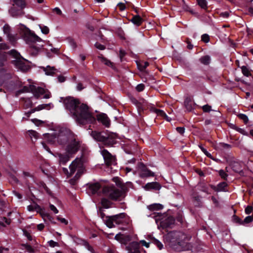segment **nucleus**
Listing matches in <instances>:
<instances>
[{"instance_id":"f257e3e1","label":"nucleus","mask_w":253,"mask_h":253,"mask_svg":"<svg viewBox=\"0 0 253 253\" xmlns=\"http://www.w3.org/2000/svg\"><path fill=\"white\" fill-rule=\"evenodd\" d=\"M59 102H63L65 109L78 123L85 124L93 123L95 121L87 105L81 103L74 97H60Z\"/></svg>"},{"instance_id":"f03ea898","label":"nucleus","mask_w":253,"mask_h":253,"mask_svg":"<svg viewBox=\"0 0 253 253\" xmlns=\"http://www.w3.org/2000/svg\"><path fill=\"white\" fill-rule=\"evenodd\" d=\"M75 134L66 127H61L50 133L43 134L44 138L51 144L57 142L59 145H64L69 141L71 135Z\"/></svg>"},{"instance_id":"7ed1b4c3","label":"nucleus","mask_w":253,"mask_h":253,"mask_svg":"<svg viewBox=\"0 0 253 253\" xmlns=\"http://www.w3.org/2000/svg\"><path fill=\"white\" fill-rule=\"evenodd\" d=\"M17 29L26 42L30 44L32 47L35 48L36 51H38L40 48L36 46H33L32 44L36 42H42V39L23 24H20L18 26Z\"/></svg>"},{"instance_id":"20e7f679","label":"nucleus","mask_w":253,"mask_h":253,"mask_svg":"<svg viewBox=\"0 0 253 253\" xmlns=\"http://www.w3.org/2000/svg\"><path fill=\"white\" fill-rule=\"evenodd\" d=\"M90 135L95 140L102 142L105 145L107 146H112L115 144L118 138L117 134L115 133L106 134L104 132H99L95 131H92Z\"/></svg>"},{"instance_id":"39448f33","label":"nucleus","mask_w":253,"mask_h":253,"mask_svg":"<svg viewBox=\"0 0 253 253\" xmlns=\"http://www.w3.org/2000/svg\"><path fill=\"white\" fill-rule=\"evenodd\" d=\"M102 193L105 196L115 201H121L125 197L124 189L120 190L114 186H107L103 188Z\"/></svg>"},{"instance_id":"423d86ee","label":"nucleus","mask_w":253,"mask_h":253,"mask_svg":"<svg viewBox=\"0 0 253 253\" xmlns=\"http://www.w3.org/2000/svg\"><path fill=\"white\" fill-rule=\"evenodd\" d=\"M189 239L190 237H187L184 233L179 232L169 233L165 237L167 241H169L170 243L178 244H180L183 241L189 240Z\"/></svg>"},{"instance_id":"0eeeda50","label":"nucleus","mask_w":253,"mask_h":253,"mask_svg":"<svg viewBox=\"0 0 253 253\" xmlns=\"http://www.w3.org/2000/svg\"><path fill=\"white\" fill-rule=\"evenodd\" d=\"M80 141L78 136L74 134L71 135V138L66 143L65 148L66 152L69 154L73 155L79 149L80 147Z\"/></svg>"},{"instance_id":"6e6552de","label":"nucleus","mask_w":253,"mask_h":253,"mask_svg":"<svg viewBox=\"0 0 253 253\" xmlns=\"http://www.w3.org/2000/svg\"><path fill=\"white\" fill-rule=\"evenodd\" d=\"M70 173L68 176L72 175L77 171L75 175L76 179L79 178L80 175L84 172V168L83 162L80 159H76L69 166Z\"/></svg>"},{"instance_id":"1a4fd4ad","label":"nucleus","mask_w":253,"mask_h":253,"mask_svg":"<svg viewBox=\"0 0 253 253\" xmlns=\"http://www.w3.org/2000/svg\"><path fill=\"white\" fill-rule=\"evenodd\" d=\"M10 52L16 58L13 61V64L16 69L22 72H26L29 69V66L26 63V61L23 58H20L18 53L14 50H11Z\"/></svg>"},{"instance_id":"9d476101","label":"nucleus","mask_w":253,"mask_h":253,"mask_svg":"<svg viewBox=\"0 0 253 253\" xmlns=\"http://www.w3.org/2000/svg\"><path fill=\"white\" fill-rule=\"evenodd\" d=\"M125 214L124 213L115 215L107 216L104 220L106 225L109 228L115 227V224H119L124 221Z\"/></svg>"},{"instance_id":"9b49d317","label":"nucleus","mask_w":253,"mask_h":253,"mask_svg":"<svg viewBox=\"0 0 253 253\" xmlns=\"http://www.w3.org/2000/svg\"><path fill=\"white\" fill-rule=\"evenodd\" d=\"M31 91L35 97L38 98L42 94L45 93V90L42 87H36L33 85H30L29 86H24L20 92H28Z\"/></svg>"},{"instance_id":"f8f14e48","label":"nucleus","mask_w":253,"mask_h":253,"mask_svg":"<svg viewBox=\"0 0 253 253\" xmlns=\"http://www.w3.org/2000/svg\"><path fill=\"white\" fill-rule=\"evenodd\" d=\"M101 154H102L104 161L107 166H109L116 164L115 157L113 156L107 150L105 149L101 150Z\"/></svg>"},{"instance_id":"ddd939ff","label":"nucleus","mask_w":253,"mask_h":253,"mask_svg":"<svg viewBox=\"0 0 253 253\" xmlns=\"http://www.w3.org/2000/svg\"><path fill=\"white\" fill-rule=\"evenodd\" d=\"M53 107V105L52 103L41 104L32 109L30 111L26 113L25 115H27L28 117H29L31 114L35 112L36 111H39L44 109L49 110L50 108H52Z\"/></svg>"},{"instance_id":"4468645a","label":"nucleus","mask_w":253,"mask_h":253,"mask_svg":"<svg viewBox=\"0 0 253 253\" xmlns=\"http://www.w3.org/2000/svg\"><path fill=\"white\" fill-rule=\"evenodd\" d=\"M139 244L136 242H133L128 245L126 249L128 253H139Z\"/></svg>"},{"instance_id":"2eb2a0df","label":"nucleus","mask_w":253,"mask_h":253,"mask_svg":"<svg viewBox=\"0 0 253 253\" xmlns=\"http://www.w3.org/2000/svg\"><path fill=\"white\" fill-rule=\"evenodd\" d=\"M9 13L12 17H14L22 16L24 14L23 9L20 8L16 9L15 5H13L11 8L9 10Z\"/></svg>"},{"instance_id":"dca6fc26","label":"nucleus","mask_w":253,"mask_h":253,"mask_svg":"<svg viewBox=\"0 0 253 253\" xmlns=\"http://www.w3.org/2000/svg\"><path fill=\"white\" fill-rule=\"evenodd\" d=\"M97 120L106 126H109L110 125V120L105 114H99L97 116Z\"/></svg>"},{"instance_id":"f3484780","label":"nucleus","mask_w":253,"mask_h":253,"mask_svg":"<svg viewBox=\"0 0 253 253\" xmlns=\"http://www.w3.org/2000/svg\"><path fill=\"white\" fill-rule=\"evenodd\" d=\"M11 78L10 75L6 73L4 70H0V85H4L6 80Z\"/></svg>"},{"instance_id":"a211bd4d","label":"nucleus","mask_w":253,"mask_h":253,"mask_svg":"<svg viewBox=\"0 0 253 253\" xmlns=\"http://www.w3.org/2000/svg\"><path fill=\"white\" fill-rule=\"evenodd\" d=\"M144 188L147 190L155 189L160 190L161 188L160 184L157 182H152L147 183Z\"/></svg>"},{"instance_id":"6ab92c4d","label":"nucleus","mask_w":253,"mask_h":253,"mask_svg":"<svg viewBox=\"0 0 253 253\" xmlns=\"http://www.w3.org/2000/svg\"><path fill=\"white\" fill-rule=\"evenodd\" d=\"M158 220H161V223L165 224L166 226H169L173 224L174 221L173 218L171 216L168 217L166 220L163 218H157L156 220L157 221Z\"/></svg>"},{"instance_id":"aec40b11","label":"nucleus","mask_w":253,"mask_h":253,"mask_svg":"<svg viewBox=\"0 0 253 253\" xmlns=\"http://www.w3.org/2000/svg\"><path fill=\"white\" fill-rule=\"evenodd\" d=\"M72 154H69L66 152L65 155L59 154L60 163L65 164L69 160L70 157H72Z\"/></svg>"},{"instance_id":"412c9836","label":"nucleus","mask_w":253,"mask_h":253,"mask_svg":"<svg viewBox=\"0 0 253 253\" xmlns=\"http://www.w3.org/2000/svg\"><path fill=\"white\" fill-rule=\"evenodd\" d=\"M227 185L226 182H223L219 183L217 187L211 186V187L216 191H223L225 190V187Z\"/></svg>"},{"instance_id":"4be33fe9","label":"nucleus","mask_w":253,"mask_h":253,"mask_svg":"<svg viewBox=\"0 0 253 253\" xmlns=\"http://www.w3.org/2000/svg\"><path fill=\"white\" fill-rule=\"evenodd\" d=\"M13 5H16L22 9H23L26 5L24 0H13Z\"/></svg>"},{"instance_id":"5701e85b","label":"nucleus","mask_w":253,"mask_h":253,"mask_svg":"<svg viewBox=\"0 0 253 253\" xmlns=\"http://www.w3.org/2000/svg\"><path fill=\"white\" fill-rule=\"evenodd\" d=\"M100 188V185L98 183L91 184L89 186V190L92 194L96 193Z\"/></svg>"},{"instance_id":"b1692460","label":"nucleus","mask_w":253,"mask_h":253,"mask_svg":"<svg viewBox=\"0 0 253 253\" xmlns=\"http://www.w3.org/2000/svg\"><path fill=\"white\" fill-rule=\"evenodd\" d=\"M98 58L100 59V61L102 63L104 64L107 66L110 67L112 68H114V65L113 62H111L110 60L107 59V58L102 57L101 56H99Z\"/></svg>"},{"instance_id":"393cba45","label":"nucleus","mask_w":253,"mask_h":253,"mask_svg":"<svg viewBox=\"0 0 253 253\" xmlns=\"http://www.w3.org/2000/svg\"><path fill=\"white\" fill-rule=\"evenodd\" d=\"M43 70L46 75H53L56 71L53 67L47 66L46 67L43 68Z\"/></svg>"},{"instance_id":"a878e982","label":"nucleus","mask_w":253,"mask_h":253,"mask_svg":"<svg viewBox=\"0 0 253 253\" xmlns=\"http://www.w3.org/2000/svg\"><path fill=\"white\" fill-rule=\"evenodd\" d=\"M140 175L141 177L154 176V173L149 169H146L142 170Z\"/></svg>"},{"instance_id":"bb28decb","label":"nucleus","mask_w":253,"mask_h":253,"mask_svg":"<svg viewBox=\"0 0 253 253\" xmlns=\"http://www.w3.org/2000/svg\"><path fill=\"white\" fill-rule=\"evenodd\" d=\"M131 21L135 25L137 26L140 25L142 22V19L138 15L134 16L132 17Z\"/></svg>"},{"instance_id":"cd10ccee","label":"nucleus","mask_w":253,"mask_h":253,"mask_svg":"<svg viewBox=\"0 0 253 253\" xmlns=\"http://www.w3.org/2000/svg\"><path fill=\"white\" fill-rule=\"evenodd\" d=\"M3 29L4 34L7 35V37L9 38V40L11 41H14L15 40L14 39H11V35L10 34V27L8 25H5L3 26Z\"/></svg>"},{"instance_id":"c85d7f7f","label":"nucleus","mask_w":253,"mask_h":253,"mask_svg":"<svg viewBox=\"0 0 253 253\" xmlns=\"http://www.w3.org/2000/svg\"><path fill=\"white\" fill-rule=\"evenodd\" d=\"M148 208L150 210L152 211L158 210L162 209L163 208V206L160 204H154L149 206Z\"/></svg>"},{"instance_id":"c756f323","label":"nucleus","mask_w":253,"mask_h":253,"mask_svg":"<svg viewBox=\"0 0 253 253\" xmlns=\"http://www.w3.org/2000/svg\"><path fill=\"white\" fill-rule=\"evenodd\" d=\"M211 60L210 57L208 55H206L202 57L200 59V62L205 65H208L210 63Z\"/></svg>"},{"instance_id":"7c9ffc66","label":"nucleus","mask_w":253,"mask_h":253,"mask_svg":"<svg viewBox=\"0 0 253 253\" xmlns=\"http://www.w3.org/2000/svg\"><path fill=\"white\" fill-rule=\"evenodd\" d=\"M6 53L5 52L0 51V66L4 64V62L6 60Z\"/></svg>"},{"instance_id":"2f4dec72","label":"nucleus","mask_w":253,"mask_h":253,"mask_svg":"<svg viewBox=\"0 0 253 253\" xmlns=\"http://www.w3.org/2000/svg\"><path fill=\"white\" fill-rule=\"evenodd\" d=\"M198 5L203 9L207 8V2L206 0H196Z\"/></svg>"},{"instance_id":"473e14b6","label":"nucleus","mask_w":253,"mask_h":253,"mask_svg":"<svg viewBox=\"0 0 253 253\" xmlns=\"http://www.w3.org/2000/svg\"><path fill=\"white\" fill-rule=\"evenodd\" d=\"M33 102L31 99L28 98L25 100L24 106L25 108H31L33 106Z\"/></svg>"},{"instance_id":"72a5a7b5","label":"nucleus","mask_w":253,"mask_h":253,"mask_svg":"<svg viewBox=\"0 0 253 253\" xmlns=\"http://www.w3.org/2000/svg\"><path fill=\"white\" fill-rule=\"evenodd\" d=\"M101 203L102 206L104 208H106V209L109 208L110 205V202L108 200H107L105 198H103L101 200Z\"/></svg>"},{"instance_id":"f704fd0d","label":"nucleus","mask_w":253,"mask_h":253,"mask_svg":"<svg viewBox=\"0 0 253 253\" xmlns=\"http://www.w3.org/2000/svg\"><path fill=\"white\" fill-rule=\"evenodd\" d=\"M39 26L43 34L46 35L49 33V29L47 26L42 25H39Z\"/></svg>"},{"instance_id":"c9c22d12","label":"nucleus","mask_w":253,"mask_h":253,"mask_svg":"<svg viewBox=\"0 0 253 253\" xmlns=\"http://www.w3.org/2000/svg\"><path fill=\"white\" fill-rule=\"evenodd\" d=\"M124 238H125V236L121 234H117L115 237V239L116 240L121 242V243H124L123 241Z\"/></svg>"},{"instance_id":"e433bc0d","label":"nucleus","mask_w":253,"mask_h":253,"mask_svg":"<svg viewBox=\"0 0 253 253\" xmlns=\"http://www.w3.org/2000/svg\"><path fill=\"white\" fill-rule=\"evenodd\" d=\"M243 74L246 77H249L250 75V72L249 69L245 66H243L241 68Z\"/></svg>"},{"instance_id":"4c0bfd02","label":"nucleus","mask_w":253,"mask_h":253,"mask_svg":"<svg viewBox=\"0 0 253 253\" xmlns=\"http://www.w3.org/2000/svg\"><path fill=\"white\" fill-rule=\"evenodd\" d=\"M153 243L156 245L160 250H161L163 247V244L156 239H154Z\"/></svg>"},{"instance_id":"58836bf2","label":"nucleus","mask_w":253,"mask_h":253,"mask_svg":"<svg viewBox=\"0 0 253 253\" xmlns=\"http://www.w3.org/2000/svg\"><path fill=\"white\" fill-rule=\"evenodd\" d=\"M149 65V63L147 62H144L142 64H137L138 68L141 71H143Z\"/></svg>"},{"instance_id":"ea45409f","label":"nucleus","mask_w":253,"mask_h":253,"mask_svg":"<svg viewBox=\"0 0 253 253\" xmlns=\"http://www.w3.org/2000/svg\"><path fill=\"white\" fill-rule=\"evenodd\" d=\"M202 41L206 43H208L210 41V37L208 34H203L201 37Z\"/></svg>"},{"instance_id":"a19ab883","label":"nucleus","mask_w":253,"mask_h":253,"mask_svg":"<svg viewBox=\"0 0 253 253\" xmlns=\"http://www.w3.org/2000/svg\"><path fill=\"white\" fill-rule=\"evenodd\" d=\"M218 173L221 178L224 179H226L228 176V174L222 169L219 170Z\"/></svg>"},{"instance_id":"79ce46f5","label":"nucleus","mask_w":253,"mask_h":253,"mask_svg":"<svg viewBox=\"0 0 253 253\" xmlns=\"http://www.w3.org/2000/svg\"><path fill=\"white\" fill-rule=\"evenodd\" d=\"M29 135H30V136L31 137H33L35 139H37V138L38 137V134L36 131H34L33 130H29Z\"/></svg>"},{"instance_id":"37998d69","label":"nucleus","mask_w":253,"mask_h":253,"mask_svg":"<svg viewBox=\"0 0 253 253\" xmlns=\"http://www.w3.org/2000/svg\"><path fill=\"white\" fill-rule=\"evenodd\" d=\"M239 117L241 119L243 120L245 123H247L248 122V118L246 115L240 114H239Z\"/></svg>"},{"instance_id":"c03bdc74","label":"nucleus","mask_w":253,"mask_h":253,"mask_svg":"<svg viewBox=\"0 0 253 253\" xmlns=\"http://www.w3.org/2000/svg\"><path fill=\"white\" fill-rule=\"evenodd\" d=\"M31 121L34 124H35L36 126H38L40 125L41 124L43 123V122L42 121L37 119H32Z\"/></svg>"},{"instance_id":"a18cd8bd","label":"nucleus","mask_w":253,"mask_h":253,"mask_svg":"<svg viewBox=\"0 0 253 253\" xmlns=\"http://www.w3.org/2000/svg\"><path fill=\"white\" fill-rule=\"evenodd\" d=\"M49 208L55 214L58 213V210L53 205L49 204Z\"/></svg>"},{"instance_id":"49530a36","label":"nucleus","mask_w":253,"mask_h":253,"mask_svg":"<svg viewBox=\"0 0 253 253\" xmlns=\"http://www.w3.org/2000/svg\"><path fill=\"white\" fill-rule=\"evenodd\" d=\"M23 234L25 236H26L27 239L30 240L32 241L33 239L32 236L27 231L25 230H23Z\"/></svg>"},{"instance_id":"de8ad7c7","label":"nucleus","mask_w":253,"mask_h":253,"mask_svg":"<svg viewBox=\"0 0 253 253\" xmlns=\"http://www.w3.org/2000/svg\"><path fill=\"white\" fill-rule=\"evenodd\" d=\"M176 130L181 135L183 134L185 132V128L183 127H177L176 128Z\"/></svg>"},{"instance_id":"09e8293b","label":"nucleus","mask_w":253,"mask_h":253,"mask_svg":"<svg viewBox=\"0 0 253 253\" xmlns=\"http://www.w3.org/2000/svg\"><path fill=\"white\" fill-rule=\"evenodd\" d=\"M144 85L142 84H138L136 87V89L138 91H141L144 89Z\"/></svg>"},{"instance_id":"8fccbe9b","label":"nucleus","mask_w":253,"mask_h":253,"mask_svg":"<svg viewBox=\"0 0 253 253\" xmlns=\"http://www.w3.org/2000/svg\"><path fill=\"white\" fill-rule=\"evenodd\" d=\"M57 219L60 221L61 223L64 224L65 225H67L68 223V221L64 218H61L60 217H57Z\"/></svg>"},{"instance_id":"3c124183","label":"nucleus","mask_w":253,"mask_h":253,"mask_svg":"<svg viewBox=\"0 0 253 253\" xmlns=\"http://www.w3.org/2000/svg\"><path fill=\"white\" fill-rule=\"evenodd\" d=\"M94 45H95L96 48H97V49H99L100 50H103V49H105V46L103 45H102V44H101L100 43H99L98 42H96L94 44Z\"/></svg>"},{"instance_id":"603ef678","label":"nucleus","mask_w":253,"mask_h":253,"mask_svg":"<svg viewBox=\"0 0 253 253\" xmlns=\"http://www.w3.org/2000/svg\"><path fill=\"white\" fill-rule=\"evenodd\" d=\"M203 109L204 112H210L211 110V107L208 105H205L203 106Z\"/></svg>"},{"instance_id":"864d4df0","label":"nucleus","mask_w":253,"mask_h":253,"mask_svg":"<svg viewBox=\"0 0 253 253\" xmlns=\"http://www.w3.org/2000/svg\"><path fill=\"white\" fill-rule=\"evenodd\" d=\"M156 112L158 116H160L163 117H164L166 115V114L163 110H157Z\"/></svg>"},{"instance_id":"5fc2aeb1","label":"nucleus","mask_w":253,"mask_h":253,"mask_svg":"<svg viewBox=\"0 0 253 253\" xmlns=\"http://www.w3.org/2000/svg\"><path fill=\"white\" fill-rule=\"evenodd\" d=\"M253 207L252 206H248L245 209L246 214H250L253 211Z\"/></svg>"},{"instance_id":"6e6d98bb","label":"nucleus","mask_w":253,"mask_h":253,"mask_svg":"<svg viewBox=\"0 0 253 253\" xmlns=\"http://www.w3.org/2000/svg\"><path fill=\"white\" fill-rule=\"evenodd\" d=\"M253 221V219L252 218V216H247L244 220V222L245 223H250L251 222V221Z\"/></svg>"},{"instance_id":"4d7b16f0","label":"nucleus","mask_w":253,"mask_h":253,"mask_svg":"<svg viewBox=\"0 0 253 253\" xmlns=\"http://www.w3.org/2000/svg\"><path fill=\"white\" fill-rule=\"evenodd\" d=\"M118 6L119 7L121 11L124 10L126 9V6L124 3L120 2L118 4Z\"/></svg>"},{"instance_id":"13d9d810","label":"nucleus","mask_w":253,"mask_h":253,"mask_svg":"<svg viewBox=\"0 0 253 253\" xmlns=\"http://www.w3.org/2000/svg\"><path fill=\"white\" fill-rule=\"evenodd\" d=\"M34 208L35 211H36L38 212L39 213H40V211H41L43 210L40 207V206H39L37 204H34Z\"/></svg>"},{"instance_id":"bf43d9fd","label":"nucleus","mask_w":253,"mask_h":253,"mask_svg":"<svg viewBox=\"0 0 253 253\" xmlns=\"http://www.w3.org/2000/svg\"><path fill=\"white\" fill-rule=\"evenodd\" d=\"M40 213L42 218H44V217H48L49 216V214L46 213L43 209L41 211H40Z\"/></svg>"},{"instance_id":"052dcab7","label":"nucleus","mask_w":253,"mask_h":253,"mask_svg":"<svg viewBox=\"0 0 253 253\" xmlns=\"http://www.w3.org/2000/svg\"><path fill=\"white\" fill-rule=\"evenodd\" d=\"M49 245L50 247H54L57 245V243L52 241L50 240L48 242Z\"/></svg>"},{"instance_id":"680f3d73","label":"nucleus","mask_w":253,"mask_h":253,"mask_svg":"<svg viewBox=\"0 0 253 253\" xmlns=\"http://www.w3.org/2000/svg\"><path fill=\"white\" fill-rule=\"evenodd\" d=\"M7 45L5 43H0V49H5L8 48Z\"/></svg>"},{"instance_id":"e2e57ef3","label":"nucleus","mask_w":253,"mask_h":253,"mask_svg":"<svg viewBox=\"0 0 253 253\" xmlns=\"http://www.w3.org/2000/svg\"><path fill=\"white\" fill-rule=\"evenodd\" d=\"M140 242L142 243L143 246L146 247V248L149 247V243L146 242L145 240H141Z\"/></svg>"},{"instance_id":"0e129e2a","label":"nucleus","mask_w":253,"mask_h":253,"mask_svg":"<svg viewBox=\"0 0 253 253\" xmlns=\"http://www.w3.org/2000/svg\"><path fill=\"white\" fill-rule=\"evenodd\" d=\"M44 227V225L42 223L39 224L37 225L38 230L42 231Z\"/></svg>"},{"instance_id":"69168bd1","label":"nucleus","mask_w":253,"mask_h":253,"mask_svg":"<svg viewBox=\"0 0 253 253\" xmlns=\"http://www.w3.org/2000/svg\"><path fill=\"white\" fill-rule=\"evenodd\" d=\"M53 10L58 14L61 15L62 14L61 10L58 7H55Z\"/></svg>"},{"instance_id":"338daca9","label":"nucleus","mask_w":253,"mask_h":253,"mask_svg":"<svg viewBox=\"0 0 253 253\" xmlns=\"http://www.w3.org/2000/svg\"><path fill=\"white\" fill-rule=\"evenodd\" d=\"M58 80L59 82L62 83L65 81V78L62 76H60L58 77Z\"/></svg>"},{"instance_id":"774afa93","label":"nucleus","mask_w":253,"mask_h":253,"mask_svg":"<svg viewBox=\"0 0 253 253\" xmlns=\"http://www.w3.org/2000/svg\"><path fill=\"white\" fill-rule=\"evenodd\" d=\"M27 209L29 211H35L34 205H29L27 207Z\"/></svg>"}]
</instances>
